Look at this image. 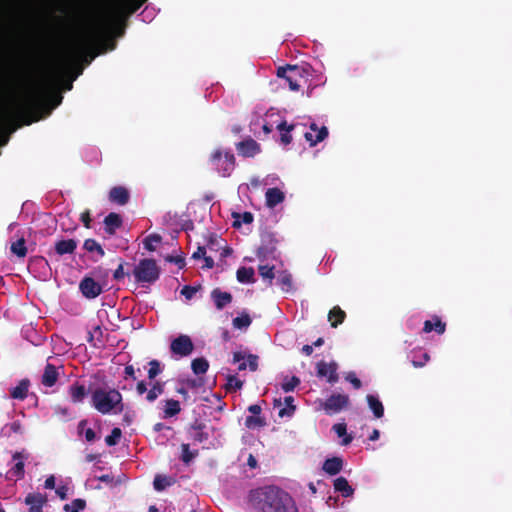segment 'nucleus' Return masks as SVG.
<instances>
[{
    "label": "nucleus",
    "instance_id": "1",
    "mask_svg": "<svg viewBox=\"0 0 512 512\" xmlns=\"http://www.w3.org/2000/svg\"><path fill=\"white\" fill-rule=\"evenodd\" d=\"M47 107L46 86L43 82H33L21 98L13 99L6 105L1 116L5 119L28 118L25 124L38 121L40 113Z\"/></svg>",
    "mask_w": 512,
    "mask_h": 512
},
{
    "label": "nucleus",
    "instance_id": "2",
    "mask_svg": "<svg viewBox=\"0 0 512 512\" xmlns=\"http://www.w3.org/2000/svg\"><path fill=\"white\" fill-rule=\"evenodd\" d=\"M249 502L261 512H298L291 496L275 486L252 490L249 494Z\"/></svg>",
    "mask_w": 512,
    "mask_h": 512
},
{
    "label": "nucleus",
    "instance_id": "3",
    "mask_svg": "<svg viewBox=\"0 0 512 512\" xmlns=\"http://www.w3.org/2000/svg\"><path fill=\"white\" fill-rule=\"evenodd\" d=\"M106 34V25L99 23L85 30L73 43L68 61L79 58L86 64L99 55L98 44Z\"/></svg>",
    "mask_w": 512,
    "mask_h": 512
},
{
    "label": "nucleus",
    "instance_id": "4",
    "mask_svg": "<svg viewBox=\"0 0 512 512\" xmlns=\"http://www.w3.org/2000/svg\"><path fill=\"white\" fill-rule=\"evenodd\" d=\"M91 402L92 406L103 415L123 411L122 394L116 389H95L91 395Z\"/></svg>",
    "mask_w": 512,
    "mask_h": 512
},
{
    "label": "nucleus",
    "instance_id": "5",
    "mask_svg": "<svg viewBox=\"0 0 512 512\" xmlns=\"http://www.w3.org/2000/svg\"><path fill=\"white\" fill-rule=\"evenodd\" d=\"M312 67L309 64L286 65L277 68L276 75L284 79L292 91H299L300 88L308 83L312 76Z\"/></svg>",
    "mask_w": 512,
    "mask_h": 512
},
{
    "label": "nucleus",
    "instance_id": "6",
    "mask_svg": "<svg viewBox=\"0 0 512 512\" xmlns=\"http://www.w3.org/2000/svg\"><path fill=\"white\" fill-rule=\"evenodd\" d=\"M209 164L220 176L230 177L236 167V158L231 150L218 147L214 149L208 159Z\"/></svg>",
    "mask_w": 512,
    "mask_h": 512
},
{
    "label": "nucleus",
    "instance_id": "7",
    "mask_svg": "<svg viewBox=\"0 0 512 512\" xmlns=\"http://www.w3.org/2000/svg\"><path fill=\"white\" fill-rule=\"evenodd\" d=\"M133 276L137 283L152 284L160 277V267L154 259H141L133 269Z\"/></svg>",
    "mask_w": 512,
    "mask_h": 512
},
{
    "label": "nucleus",
    "instance_id": "8",
    "mask_svg": "<svg viewBox=\"0 0 512 512\" xmlns=\"http://www.w3.org/2000/svg\"><path fill=\"white\" fill-rule=\"evenodd\" d=\"M147 0H119V13L112 24L116 26L117 35L122 36L124 34V28L120 27V23L125 20L126 17L137 12Z\"/></svg>",
    "mask_w": 512,
    "mask_h": 512
},
{
    "label": "nucleus",
    "instance_id": "9",
    "mask_svg": "<svg viewBox=\"0 0 512 512\" xmlns=\"http://www.w3.org/2000/svg\"><path fill=\"white\" fill-rule=\"evenodd\" d=\"M349 405V397L345 394H332L324 404L323 409L328 415L340 412Z\"/></svg>",
    "mask_w": 512,
    "mask_h": 512
},
{
    "label": "nucleus",
    "instance_id": "10",
    "mask_svg": "<svg viewBox=\"0 0 512 512\" xmlns=\"http://www.w3.org/2000/svg\"><path fill=\"white\" fill-rule=\"evenodd\" d=\"M171 352L180 357L190 355L194 350V344L188 335H180L170 344Z\"/></svg>",
    "mask_w": 512,
    "mask_h": 512
},
{
    "label": "nucleus",
    "instance_id": "11",
    "mask_svg": "<svg viewBox=\"0 0 512 512\" xmlns=\"http://www.w3.org/2000/svg\"><path fill=\"white\" fill-rule=\"evenodd\" d=\"M277 239L273 234L267 233L262 236L261 244L257 249V257L260 260L267 259L269 257H274V254L277 249Z\"/></svg>",
    "mask_w": 512,
    "mask_h": 512
},
{
    "label": "nucleus",
    "instance_id": "12",
    "mask_svg": "<svg viewBox=\"0 0 512 512\" xmlns=\"http://www.w3.org/2000/svg\"><path fill=\"white\" fill-rule=\"evenodd\" d=\"M79 289L84 297L94 299L98 297L103 289L102 286L95 281L92 277H84L79 284Z\"/></svg>",
    "mask_w": 512,
    "mask_h": 512
},
{
    "label": "nucleus",
    "instance_id": "13",
    "mask_svg": "<svg viewBox=\"0 0 512 512\" xmlns=\"http://www.w3.org/2000/svg\"><path fill=\"white\" fill-rule=\"evenodd\" d=\"M237 152L240 156L251 158L261 152L260 145L251 137L236 144Z\"/></svg>",
    "mask_w": 512,
    "mask_h": 512
},
{
    "label": "nucleus",
    "instance_id": "14",
    "mask_svg": "<svg viewBox=\"0 0 512 512\" xmlns=\"http://www.w3.org/2000/svg\"><path fill=\"white\" fill-rule=\"evenodd\" d=\"M338 365L336 362L327 363L325 361H320L317 363V375L319 377H327L329 383H335L338 381L337 374Z\"/></svg>",
    "mask_w": 512,
    "mask_h": 512
},
{
    "label": "nucleus",
    "instance_id": "15",
    "mask_svg": "<svg viewBox=\"0 0 512 512\" xmlns=\"http://www.w3.org/2000/svg\"><path fill=\"white\" fill-rule=\"evenodd\" d=\"M328 136V129L326 126L318 128L317 124L311 123L310 132H305L304 137L310 146H315L319 142H322Z\"/></svg>",
    "mask_w": 512,
    "mask_h": 512
},
{
    "label": "nucleus",
    "instance_id": "16",
    "mask_svg": "<svg viewBox=\"0 0 512 512\" xmlns=\"http://www.w3.org/2000/svg\"><path fill=\"white\" fill-rule=\"evenodd\" d=\"M108 199L117 205H126L130 200V193L124 186H114L110 189Z\"/></svg>",
    "mask_w": 512,
    "mask_h": 512
},
{
    "label": "nucleus",
    "instance_id": "17",
    "mask_svg": "<svg viewBox=\"0 0 512 512\" xmlns=\"http://www.w3.org/2000/svg\"><path fill=\"white\" fill-rule=\"evenodd\" d=\"M78 241L75 239H61L55 242V253L59 256L73 254L77 248Z\"/></svg>",
    "mask_w": 512,
    "mask_h": 512
},
{
    "label": "nucleus",
    "instance_id": "18",
    "mask_svg": "<svg viewBox=\"0 0 512 512\" xmlns=\"http://www.w3.org/2000/svg\"><path fill=\"white\" fill-rule=\"evenodd\" d=\"M46 502V496L41 493H29L25 498V503L30 506L29 512H42Z\"/></svg>",
    "mask_w": 512,
    "mask_h": 512
},
{
    "label": "nucleus",
    "instance_id": "19",
    "mask_svg": "<svg viewBox=\"0 0 512 512\" xmlns=\"http://www.w3.org/2000/svg\"><path fill=\"white\" fill-rule=\"evenodd\" d=\"M122 224V217L118 213L111 212L104 218V229L108 235H114Z\"/></svg>",
    "mask_w": 512,
    "mask_h": 512
},
{
    "label": "nucleus",
    "instance_id": "20",
    "mask_svg": "<svg viewBox=\"0 0 512 512\" xmlns=\"http://www.w3.org/2000/svg\"><path fill=\"white\" fill-rule=\"evenodd\" d=\"M211 298L218 310H222L224 307L232 302V295L229 292H223L219 288H215L211 292Z\"/></svg>",
    "mask_w": 512,
    "mask_h": 512
},
{
    "label": "nucleus",
    "instance_id": "21",
    "mask_svg": "<svg viewBox=\"0 0 512 512\" xmlns=\"http://www.w3.org/2000/svg\"><path fill=\"white\" fill-rule=\"evenodd\" d=\"M68 393L73 403H81L87 396V389L83 384L75 382L69 386Z\"/></svg>",
    "mask_w": 512,
    "mask_h": 512
},
{
    "label": "nucleus",
    "instance_id": "22",
    "mask_svg": "<svg viewBox=\"0 0 512 512\" xmlns=\"http://www.w3.org/2000/svg\"><path fill=\"white\" fill-rule=\"evenodd\" d=\"M266 205L269 208H274L282 203L285 199L284 193L279 188H269L265 193Z\"/></svg>",
    "mask_w": 512,
    "mask_h": 512
},
{
    "label": "nucleus",
    "instance_id": "23",
    "mask_svg": "<svg viewBox=\"0 0 512 512\" xmlns=\"http://www.w3.org/2000/svg\"><path fill=\"white\" fill-rule=\"evenodd\" d=\"M57 379L58 372L56 367L51 363H47L44 369V373L42 375V384L46 387H52L56 384Z\"/></svg>",
    "mask_w": 512,
    "mask_h": 512
},
{
    "label": "nucleus",
    "instance_id": "24",
    "mask_svg": "<svg viewBox=\"0 0 512 512\" xmlns=\"http://www.w3.org/2000/svg\"><path fill=\"white\" fill-rule=\"evenodd\" d=\"M343 467V460L340 457L328 458L323 463V470L333 476L338 474Z\"/></svg>",
    "mask_w": 512,
    "mask_h": 512
},
{
    "label": "nucleus",
    "instance_id": "25",
    "mask_svg": "<svg viewBox=\"0 0 512 512\" xmlns=\"http://www.w3.org/2000/svg\"><path fill=\"white\" fill-rule=\"evenodd\" d=\"M445 329L446 324L438 316H434L432 320H426L423 326V332L430 333L435 331L439 335L443 334Z\"/></svg>",
    "mask_w": 512,
    "mask_h": 512
},
{
    "label": "nucleus",
    "instance_id": "26",
    "mask_svg": "<svg viewBox=\"0 0 512 512\" xmlns=\"http://www.w3.org/2000/svg\"><path fill=\"white\" fill-rule=\"evenodd\" d=\"M334 489L342 494L343 497H350L354 493V489L349 485L347 479L340 476L334 480Z\"/></svg>",
    "mask_w": 512,
    "mask_h": 512
},
{
    "label": "nucleus",
    "instance_id": "27",
    "mask_svg": "<svg viewBox=\"0 0 512 512\" xmlns=\"http://www.w3.org/2000/svg\"><path fill=\"white\" fill-rule=\"evenodd\" d=\"M345 318L346 313L339 306H334L328 313V320L333 328L342 324Z\"/></svg>",
    "mask_w": 512,
    "mask_h": 512
},
{
    "label": "nucleus",
    "instance_id": "28",
    "mask_svg": "<svg viewBox=\"0 0 512 512\" xmlns=\"http://www.w3.org/2000/svg\"><path fill=\"white\" fill-rule=\"evenodd\" d=\"M204 424L194 423L190 428V436L194 442L203 443L208 440V433L204 432Z\"/></svg>",
    "mask_w": 512,
    "mask_h": 512
},
{
    "label": "nucleus",
    "instance_id": "29",
    "mask_svg": "<svg viewBox=\"0 0 512 512\" xmlns=\"http://www.w3.org/2000/svg\"><path fill=\"white\" fill-rule=\"evenodd\" d=\"M366 400L374 416L376 418H382L384 415V407L379 398L377 396L369 394L367 395Z\"/></svg>",
    "mask_w": 512,
    "mask_h": 512
},
{
    "label": "nucleus",
    "instance_id": "30",
    "mask_svg": "<svg viewBox=\"0 0 512 512\" xmlns=\"http://www.w3.org/2000/svg\"><path fill=\"white\" fill-rule=\"evenodd\" d=\"M28 388L29 380L23 379L11 390L10 395L13 399L24 400L27 397Z\"/></svg>",
    "mask_w": 512,
    "mask_h": 512
},
{
    "label": "nucleus",
    "instance_id": "31",
    "mask_svg": "<svg viewBox=\"0 0 512 512\" xmlns=\"http://www.w3.org/2000/svg\"><path fill=\"white\" fill-rule=\"evenodd\" d=\"M295 128L293 124H287L286 121H282L277 125V129L281 132V143L284 145H289L292 142L291 131Z\"/></svg>",
    "mask_w": 512,
    "mask_h": 512
},
{
    "label": "nucleus",
    "instance_id": "32",
    "mask_svg": "<svg viewBox=\"0 0 512 512\" xmlns=\"http://www.w3.org/2000/svg\"><path fill=\"white\" fill-rule=\"evenodd\" d=\"M254 269L252 267H240L236 272V278L240 283H254Z\"/></svg>",
    "mask_w": 512,
    "mask_h": 512
},
{
    "label": "nucleus",
    "instance_id": "33",
    "mask_svg": "<svg viewBox=\"0 0 512 512\" xmlns=\"http://www.w3.org/2000/svg\"><path fill=\"white\" fill-rule=\"evenodd\" d=\"M23 455L21 452H15L13 454V460H17L13 468L11 469V473L16 476L18 479H21L24 477V462H23Z\"/></svg>",
    "mask_w": 512,
    "mask_h": 512
},
{
    "label": "nucleus",
    "instance_id": "34",
    "mask_svg": "<svg viewBox=\"0 0 512 512\" xmlns=\"http://www.w3.org/2000/svg\"><path fill=\"white\" fill-rule=\"evenodd\" d=\"M181 411L180 403L177 400L174 399H168L165 402V408H164V417L170 418L177 414H179Z\"/></svg>",
    "mask_w": 512,
    "mask_h": 512
},
{
    "label": "nucleus",
    "instance_id": "35",
    "mask_svg": "<svg viewBox=\"0 0 512 512\" xmlns=\"http://www.w3.org/2000/svg\"><path fill=\"white\" fill-rule=\"evenodd\" d=\"M332 429L339 437H343L342 445L346 446L352 442L353 437L350 434H347V426L345 423L334 424Z\"/></svg>",
    "mask_w": 512,
    "mask_h": 512
},
{
    "label": "nucleus",
    "instance_id": "36",
    "mask_svg": "<svg viewBox=\"0 0 512 512\" xmlns=\"http://www.w3.org/2000/svg\"><path fill=\"white\" fill-rule=\"evenodd\" d=\"M191 368H192V371L194 372V374L202 375L207 372V370L209 368V363L203 357L196 358L192 361Z\"/></svg>",
    "mask_w": 512,
    "mask_h": 512
},
{
    "label": "nucleus",
    "instance_id": "37",
    "mask_svg": "<svg viewBox=\"0 0 512 512\" xmlns=\"http://www.w3.org/2000/svg\"><path fill=\"white\" fill-rule=\"evenodd\" d=\"M277 282L283 291L289 292L292 290V275L289 272L282 271L278 276Z\"/></svg>",
    "mask_w": 512,
    "mask_h": 512
},
{
    "label": "nucleus",
    "instance_id": "38",
    "mask_svg": "<svg viewBox=\"0 0 512 512\" xmlns=\"http://www.w3.org/2000/svg\"><path fill=\"white\" fill-rule=\"evenodd\" d=\"M164 392V386L162 383L156 381L152 387L148 390L146 399L148 402H154Z\"/></svg>",
    "mask_w": 512,
    "mask_h": 512
},
{
    "label": "nucleus",
    "instance_id": "39",
    "mask_svg": "<svg viewBox=\"0 0 512 512\" xmlns=\"http://www.w3.org/2000/svg\"><path fill=\"white\" fill-rule=\"evenodd\" d=\"M161 241H162V237L157 233H153V234L148 235L144 239L143 245L146 250L153 252L156 250V245L161 243Z\"/></svg>",
    "mask_w": 512,
    "mask_h": 512
},
{
    "label": "nucleus",
    "instance_id": "40",
    "mask_svg": "<svg viewBox=\"0 0 512 512\" xmlns=\"http://www.w3.org/2000/svg\"><path fill=\"white\" fill-rule=\"evenodd\" d=\"M178 382L180 385H184L188 390L190 389L195 391L204 385V380L201 377L181 379Z\"/></svg>",
    "mask_w": 512,
    "mask_h": 512
},
{
    "label": "nucleus",
    "instance_id": "41",
    "mask_svg": "<svg viewBox=\"0 0 512 512\" xmlns=\"http://www.w3.org/2000/svg\"><path fill=\"white\" fill-rule=\"evenodd\" d=\"M11 252L20 258H23L27 254V248L25 245V239L20 238L11 244Z\"/></svg>",
    "mask_w": 512,
    "mask_h": 512
},
{
    "label": "nucleus",
    "instance_id": "42",
    "mask_svg": "<svg viewBox=\"0 0 512 512\" xmlns=\"http://www.w3.org/2000/svg\"><path fill=\"white\" fill-rule=\"evenodd\" d=\"M86 508V501L81 498L74 499L70 504H65L63 510L65 512H80Z\"/></svg>",
    "mask_w": 512,
    "mask_h": 512
},
{
    "label": "nucleus",
    "instance_id": "43",
    "mask_svg": "<svg viewBox=\"0 0 512 512\" xmlns=\"http://www.w3.org/2000/svg\"><path fill=\"white\" fill-rule=\"evenodd\" d=\"M83 248L88 252H97L100 257H103L105 252L101 245L94 239H86L83 244Z\"/></svg>",
    "mask_w": 512,
    "mask_h": 512
},
{
    "label": "nucleus",
    "instance_id": "44",
    "mask_svg": "<svg viewBox=\"0 0 512 512\" xmlns=\"http://www.w3.org/2000/svg\"><path fill=\"white\" fill-rule=\"evenodd\" d=\"M265 425H266L265 419L260 416L251 415V416H247L245 419V426L249 429L260 428V427H264Z\"/></svg>",
    "mask_w": 512,
    "mask_h": 512
},
{
    "label": "nucleus",
    "instance_id": "45",
    "mask_svg": "<svg viewBox=\"0 0 512 512\" xmlns=\"http://www.w3.org/2000/svg\"><path fill=\"white\" fill-rule=\"evenodd\" d=\"M258 271H259L260 276L264 280H268L269 285H272V281L275 278L274 266L259 265Z\"/></svg>",
    "mask_w": 512,
    "mask_h": 512
},
{
    "label": "nucleus",
    "instance_id": "46",
    "mask_svg": "<svg viewBox=\"0 0 512 512\" xmlns=\"http://www.w3.org/2000/svg\"><path fill=\"white\" fill-rule=\"evenodd\" d=\"M252 322L251 317L247 313H242L241 315L235 317L232 321L233 326L237 329H243L250 326Z\"/></svg>",
    "mask_w": 512,
    "mask_h": 512
},
{
    "label": "nucleus",
    "instance_id": "47",
    "mask_svg": "<svg viewBox=\"0 0 512 512\" xmlns=\"http://www.w3.org/2000/svg\"><path fill=\"white\" fill-rule=\"evenodd\" d=\"M244 382L237 378L235 375L227 376V383L225 384V389L228 392L240 390L243 387Z\"/></svg>",
    "mask_w": 512,
    "mask_h": 512
},
{
    "label": "nucleus",
    "instance_id": "48",
    "mask_svg": "<svg viewBox=\"0 0 512 512\" xmlns=\"http://www.w3.org/2000/svg\"><path fill=\"white\" fill-rule=\"evenodd\" d=\"M181 452V460L185 464H189L198 455V451H190L189 444L185 443L181 445Z\"/></svg>",
    "mask_w": 512,
    "mask_h": 512
},
{
    "label": "nucleus",
    "instance_id": "49",
    "mask_svg": "<svg viewBox=\"0 0 512 512\" xmlns=\"http://www.w3.org/2000/svg\"><path fill=\"white\" fill-rule=\"evenodd\" d=\"M121 436H122L121 429L118 427H115L112 429L110 435L106 436L105 443L108 446H115L119 443Z\"/></svg>",
    "mask_w": 512,
    "mask_h": 512
},
{
    "label": "nucleus",
    "instance_id": "50",
    "mask_svg": "<svg viewBox=\"0 0 512 512\" xmlns=\"http://www.w3.org/2000/svg\"><path fill=\"white\" fill-rule=\"evenodd\" d=\"M284 402L287 405V408L280 409L278 414L280 417H284L286 415L291 416L296 409L295 405L293 404L294 398L292 396H287L285 397Z\"/></svg>",
    "mask_w": 512,
    "mask_h": 512
},
{
    "label": "nucleus",
    "instance_id": "51",
    "mask_svg": "<svg viewBox=\"0 0 512 512\" xmlns=\"http://www.w3.org/2000/svg\"><path fill=\"white\" fill-rule=\"evenodd\" d=\"M148 378L155 379L161 373L160 362L158 360H151L149 363Z\"/></svg>",
    "mask_w": 512,
    "mask_h": 512
},
{
    "label": "nucleus",
    "instance_id": "52",
    "mask_svg": "<svg viewBox=\"0 0 512 512\" xmlns=\"http://www.w3.org/2000/svg\"><path fill=\"white\" fill-rule=\"evenodd\" d=\"M300 384V379L296 376H292L289 379H286L282 383V389L284 392H291L293 391L298 385Z\"/></svg>",
    "mask_w": 512,
    "mask_h": 512
},
{
    "label": "nucleus",
    "instance_id": "53",
    "mask_svg": "<svg viewBox=\"0 0 512 512\" xmlns=\"http://www.w3.org/2000/svg\"><path fill=\"white\" fill-rule=\"evenodd\" d=\"M171 484L170 481H168L167 477L165 476H160V475H157L155 478H154V482H153V485H154V488L155 490L157 491H162L164 490L167 486H169Z\"/></svg>",
    "mask_w": 512,
    "mask_h": 512
},
{
    "label": "nucleus",
    "instance_id": "54",
    "mask_svg": "<svg viewBox=\"0 0 512 512\" xmlns=\"http://www.w3.org/2000/svg\"><path fill=\"white\" fill-rule=\"evenodd\" d=\"M236 217L241 218V221L235 220L233 223L234 227H239L241 223L251 224L254 219L251 212H244L242 215L237 214Z\"/></svg>",
    "mask_w": 512,
    "mask_h": 512
},
{
    "label": "nucleus",
    "instance_id": "55",
    "mask_svg": "<svg viewBox=\"0 0 512 512\" xmlns=\"http://www.w3.org/2000/svg\"><path fill=\"white\" fill-rule=\"evenodd\" d=\"M200 286H189L185 285L181 290V295H183L186 299L190 300L193 298V296L196 294V292L199 290Z\"/></svg>",
    "mask_w": 512,
    "mask_h": 512
},
{
    "label": "nucleus",
    "instance_id": "56",
    "mask_svg": "<svg viewBox=\"0 0 512 512\" xmlns=\"http://www.w3.org/2000/svg\"><path fill=\"white\" fill-rule=\"evenodd\" d=\"M247 367L251 371H256L258 369V356L254 354H249L247 356Z\"/></svg>",
    "mask_w": 512,
    "mask_h": 512
},
{
    "label": "nucleus",
    "instance_id": "57",
    "mask_svg": "<svg viewBox=\"0 0 512 512\" xmlns=\"http://www.w3.org/2000/svg\"><path fill=\"white\" fill-rule=\"evenodd\" d=\"M166 261L170 263H175L181 269L185 266V259L182 256H167Z\"/></svg>",
    "mask_w": 512,
    "mask_h": 512
},
{
    "label": "nucleus",
    "instance_id": "58",
    "mask_svg": "<svg viewBox=\"0 0 512 512\" xmlns=\"http://www.w3.org/2000/svg\"><path fill=\"white\" fill-rule=\"evenodd\" d=\"M346 380L350 382L355 389H360L362 387V382L359 378L356 377L354 373H349L346 376Z\"/></svg>",
    "mask_w": 512,
    "mask_h": 512
},
{
    "label": "nucleus",
    "instance_id": "59",
    "mask_svg": "<svg viewBox=\"0 0 512 512\" xmlns=\"http://www.w3.org/2000/svg\"><path fill=\"white\" fill-rule=\"evenodd\" d=\"M430 359V356L428 353H423L420 360H412V365L415 368H421L423 367Z\"/></svg>",
    "mask_w": 512,
    "mask_h": 512
},
{
    "label": "nucleus",
    "instance_id": "60",
    "mask_svg": "<svg viewBox=\"0 0 512 512\" xmlns=\"http://www.w3.org/2000/svg\"><path fill=\"white\" fill-rule=\"evenodd\" d=\"M126 273L124 272V263H120L117 269L113 273V278L116 281H120L124 279Z\"/></svg>",
    "mask_w": 512,
    "mask_h": 512
},
{
    "label": "nucleus",
    "instance_id": "61",
    "mask_svg": "<svg viewBox=\"0 0 512 512\" xmlns=\"http://www.w3.org/2000/svg\"><path fill=\"white\" fill-rule=\"evenodd\" d=\"M80 219H81V221H82V223H83L85 228L89 229L91 227L92 219H91L89 210H86L83 213H81Z\"/></svg>",
    "mask_w": 512,
    "mask_h": 512
},
{
    "label": "nucleus",
    "instance_id": "62",
    "mask_svg": "<svg viewBox=\"0 0 512 512\" xmlns=\"http://www.w3.org/2000/svg\"><path fill=\"white\" fill-rule=\"evenodd\" d=\"M68 490L69 488L66 485H60L56 489V494L61 500H65L68 497Z\"/></svg>",
    "mask_w": 512,
    "mask_h": 512
},
{
    "label": "nucleus",
    "instance_id": "63",
    "mask_svg": "<svg viewBox=\"0 0 512 512\" xmlns=\"http://www.w3.org/2000/svg\"><path fill=\"white\" fill-rule=\"evenodd\" d=\"M176 392L182 395L185 402H188L190 400L188 389L184 385L179 384V387H177Z\"/></svg>",
    "mask_w": 512,
    "mask_h": 512
},
{
    "label": "nucleus",
    "instance_id": "64",
    "mask_svg": "<svg viewBox=\"0 0 512 512\" xmlns=\"http://www.w3.org/2000/svg\"><path fill=\"white\" fill-rule=\"evenodd\" d=\"M206 256V248L204 246H199L197 250L192 254L193 259H200Z\"/></svg>",
    "mask_w": 512,
    "mask_h": 512
}]
</instances>
